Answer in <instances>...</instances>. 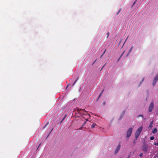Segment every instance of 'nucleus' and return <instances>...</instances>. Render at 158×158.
I'll return each instance as SVG.
<instances>
[{"label": "nucleus", "mask_w": 158, "mask_h": 158, "mask_svg": "<svg viewBox=\"0 0 158 158\" xmlns=\"http://www.w3.org/2000/svg\"><path fill=\"white\" fill-rule=\"evenodd\" d=\"M103 55H102H102H101V56H100V58H101L102 57V56H103Z\"/></svg>", "instance_id": "obj_28"}, {"label": "nucleus", "mask_w": 158, "mask_h": 158, "mask_svg": "<svg viewBox=\"0 0 158 158\" xmlns=\"http://www.w3.org/2000/svg\"><path fill=\"white\" fill-rule=\"evenodd\" d=\"M142 150L143 151L146 152L148 150V146L147 144H144L142 147Z\"/></svg>", "instance_id": "obj_5"}, {"label": "nucleus", "mask_w": 158, "mask_h": 158, "mask_svg": "<svg viewBox=\"0 0 158 158\" xmlns=\"http://www.w3.org/2000/svg\"><path fill=\"white\" fill-rule=\"evenodd\" d=\"M78 80V78H77L76 80L75 81H74V83H73V85H75V83L77 82V81Z\"/></svg>", "instance_id": "obj_14"}, {"label": "nucleus", "mask_w": 158, "mask_h": 158, "mask_svg": "<svg viewBox=\"0 0 158 158\" xmlns=\"http://www.w3.org/2000/svg\"><path fill=\"white\" fill-rule=\"evenodd\" d=\"M121 10H122V9L121 8H120L119 9V10H118V11L117 12V13L116 14V15H118L119 13L121 12Z\"/></svg>", "instance_id": "obj_10"}, {"label": "nucleus", "mask_w": 158, "mask_h": 158, "mask_svg": "<svg viewBox=\"0 0 158 158\" xmlns=\"http://www.w3.org/2000/svg\"><path fill=\"white\" fill-rule=\"evenodd\" d=\"M127 38H128V37H127V38L126 39V40H125V42H124V43L123 44H125V42H126V41H127Z\"/></svg>", "instance_id": "obj_22"}, {"label": "nucleus", "mask_w": 158, "mask_h": 158, "mask_svg": "<svg viewBox=\"0 0 158 158\" xmlns=\"http://www.w3.org/2000/svg\"><path fill=\"white\" fill-rule=\"evenodd\" d=\"M122 40H121L120 41V43H121V42Z\"/></svg>", "instance_id": "obj_29"}, {"label": "nucleus", "mask_w": 158, "mask_h": 158, "mask_svg": "<svg viewBox=\"0 0 158 158\" xmlns=\"http://www.w3.org/2000/svg\"><path fill=\"white\" fill-rule=\"evenodd\" d=\"M143 129L142 127L141 126L138 128L137 130L136 131L135 133V138L137 139L139 135H140L141 132L142 131Z\"/></svg>", "instance_id": "obj_2"}, {"label": "nucleus", "mask_w": 158, "mask_h": 158, "mask_svg": "<svg viewBox=\"0 0 158 158\" xmlns=\"http://www.w3.org/2000/svg\"><path fill=\"white\" fill-rule=\"evenodd\" d=\"M150 140H152L154 139V137L153 136H151L150 138Z\"/></svg>", "instance_id": "obj_15"}, {"label": "nucleus", "mask_w": 158, "mask_h": 158, "mask_svg": "<svg viewBox=\"0 0 158 158\" xmlns=\"http://www.w3.org/2000/svg\"><path fill=\"white\" fill-rule=\"evenodd\" d=\"M96 126V123H94L91 125V127L92 128H94Z\"/></svg>", "instance_id": "obj_11"}, {"label": "nucleus", "mask_w": 158, "mask_h": 158, "mask_svg": "<svg viewBox=\"0 0 158 158\" xmlns=\"http://www.w3.org/2000/svg\"><path fill=\"white\" fill-rule=\"evenodd\" d=\"M104 90H103L102 91V92L99 94L98 97V99L101 97V96L102 95V92H103Z\"/></svg>", "instance_id": "obj_13"}, {"label": "nucleus", "mask_w": 158, "mask_h": 158, "mask_svg": "<svg viewBox=\"0 0 158 158\" xmlns=\"http://www.w3.org/2000/svg\"><path fill=\"white\" fill-rule=\"evenodd\" d=\"M121 148V145H120L119 144L118 145L117 148H116L115 152H114V154H116L119 151L120 149Z\"/></svg>", "instance_id": "obj_7"}, {"label": "nucleus", "mask_w": 158, "mask_h": 158, "mask_svg": "<svg viewBox=\"0 0 158 158\" xmlns=\"http://www.w3.org/2000/svg\"><path fill=\"white\" fill-rule=\"evenodd\" d=\"M153 121H151L150 123L149 127L151 129L153 127Z\"/></svg>", "instance_id": "obj_8"}, {"label": "nucleus", "mask_w": 158, "mask_h": 158, "mask_svg": "<svg viewBox=\"0 0 158 158\" xmlns=\"http://www.w3.org/2000/svg\"><path fill=\"white\" fill-rule=\"evenodd\" d=\"M97 59H96L95 60V61H94V62H93V64H92V65H93V64H94L95 63V62H96V61H97Z\"/></svg>", "instance_id": "obj_20"}, {"label": "nucleus", "mask_w": 158, "mask_h": 158, "mask_svg": "<svg viewBox=\"0 0 158 158\" xmlns=\"http://www.w3.org/2000/svg\"><path fill=\"white\" fill-rule=\"evenodd\" d=\"M105 65H104L103 66V67H102V68L104 67V66H105Z\"/></svg>", "instance_id": "obj_30"}, {"label": "nucleus", "mask_w": 158, "mask_h": 158, "mask_svg": "<svg viewBox=\"0 0 158 158\" xmlns=\"http://www.w3.org/2000/svg\"><path fill=\"white\" fill-rule=\"evenodd\" d=\"M52 130H53V129H52V130H51V131H50V133H49V134H50V133L52 132Z\"/></svg>", "instance_id": "obj_27"}, {"label": "nucleus", "mask_w": 158, "mask_h": 158, "mask_svg": "<svg viewBox=\"0 0 158 158\" xmlns=\"http://www.w3.org/2000/svg\"><path fill=\"white\" fill-rule=\"evenodd\" d=\"M64 118H65V117H64L63 118L62 120V121L64 120Z\"/></svg>", "instance_id": "obj_26"}, {"label": "nucleus", "mask_w": 158, "mask_h": 158, "mask_svg": "<svg viewBox=\"0 0 158 158\" xmlns=\"http://www.w3.org/2000/svg\"><path fill=\"white\" fill-rule=\"evenodd\" d=\"M131 49H132V48H131V49H130V52L131 51Z\"/></svg>", "instance_id": "obj_32"}, {"label": "nucleus", "mask_w": 158, "mask_h": 158, "mask_svg": "<svg viewBox=\"0 0 158 158\" xmlns=\"http://www.w3.org/2000/svg\"><path fill=\"white\" fill-rule=\"evenodd\" d=\"M143 80H144V78H143L142 81H143Z\"/></svg>", "instance_id": "obj_33"}, {"label": "nucleus", "mask_w": 158, "mask_h": 158, "mask_svg": "<svg viewBox=\"0 0 158 158\" xmlns=\"http://www.w3.org/2000/svg\"><path fill=\"white\" fill-rule=\"evenodd\" d=\"M137 0H136L134 2V3L132 5V6H131V7H132L135 4V3L136 1H137Z\"/></svg>", "instance_id": "obj_16"}, {"label": "nucleus", "mask_w": 158, "mask_h": 158, "mask_svg": "<svg viewBox=\"0 0 158 158\" xmlns=\"http://www.w3.org/2000/svg\"><path fill=\"white\" fill-rule=\"evenodd\" d=\"M125 52V51H124L123 53H122V54L120 56L119 58H118V61L119 60H120V59L121 58V57L123 55V54H124V53Z\"/></svg>", "instance_id": "obj_12"}, {"label": "nucleus", "mask_w": 158, "mask_h": 158, "mask_svg": "<svg viewBox=\"0 0 158 158\" xmlns=\"http://www.w3.org/2000/svg\"><path fill=\"white\" fill-rule=\"evenodd\" d=\"M41 143L39 145V146L37 148V149L38 148L40 147V146L41 145Z\"/></svg>", "instance_id": "obj_25"}, {"label": "nucleus", "mask_w": 158, "mask_h": 158, "mask_svg": "<svg viewBox=\"0 0 158 158\" xmlns=\"http://www.w3.org/2000/svg\"><path fill=\"white\" fill-rule=\"evenodd\" d=\"M106 49L104 51V52L102 54V55H103V54L105 53V52H106Z\"/></svg>", "instance_id": "obj_21"}, {"label": "nucleus", "mask_w": 158, "mask_h": 158, "mask_svg": "<svg viewBox=\"0 0 158 158\" xmlns=\"http://www.w3.org/2000/svg\"><path fill=\"white\" fill-rule=\"evenodd\" d=\"M134 143H135V141H134Z\"/></svg>", "instance_id": "obj_34"}, {"label": "nucleus", "mask_w": 158, "mask_h": 158, "mask_svg": "<svg viewBox=\"0 0 158 158\" xmlns=\"http://www.w3.org/2000/svg\"><path fill=\"white\" fill-rule=\"evenodd\" d=\"M158 80V75H157L156 77H154L153 83V86H155L157 81Z\"/></svg>", "instance_id": "obj_6"}, {"label": "nucleus", "mask_w": 158, "mask_h": 158, "mask_svg": "<svg viewBox=\"0 0 158 158\" xmlns=\"http://www.w3.org/2000/svg\"><path fill=\"white\" fill-rule=\"evenodd\" d=\"M48 124V123H47L44 126V127H43V128L44 129L45 127H46L47 125Z\"/></svg>", "instance_id": "obj_18"}, {"label": "nucleus", "mask_w": 158, "mask_h": 158, "mask_svg": "<svg viewBox=\"0 0 158 158\" xmlns=\"http://www.w3.org/2000/svg\"><path fill=\"white\" fill-rule=\"evenodd\" d=\"M106 35H107V37L108 38V37L109 36V32H108L107 34H106Z\"/></svg>", "instance_id": "obj_19"}, {"label": "nucleus", "mask_w": 158, "mask_h": 158, "mask_svg": "<svg viewBox=\"0 0 158 158\" xmlns=\"http://www.w3.org/2000/svg\"><path fill=\"white\" fill-rule=\"evenodd\" d=\"M77 110L80 114L87 116L89 118L90 117L89 114L87 113L86 111L84 109H78Z\"/></svg>", "instance_id": "obj_1"}, {"label": "nucleus", "mask_w": 158, "mask_h": 158, "mask_svg": "<svg viewBox=\"0 0 158 158\" xmlns=\"http://www.w3.org/2000/svg\"><path fill=\"white\" fill-rule=\"evenodd\" d=\"M154 104L153 102H152L150 104L148 107V110L149 112H151L152 111L154 108Z\"/></svg>", "instance_id": "obj_4"}, {"label": "nucleus", "mask_w": 158, "mask_h": 158, "mask_svg": "<svg viewBox=\"0 0 158 158\" xmlns=\"http://www.w3.org/2000/svg\"><path fill=\"white\" fill-rule=\"evenodd\" d=\"M62 121L60 122V123H61Z\"/></svg>", "instance_id": "obj_35"}, {"label": "nucleus", "mask_w": 158, "mask_h": 158, "mask_svg": "<svg viewBox=\"0 0 158 158\" xmlns=\"http://www.w3.org/2000/svg\"><path fill=\"white\" fill-rule=\"evenodd\" d=\"M139 116H142V117H143V115H139Z\"/></svg>", "instance_id": "obj_24"}, {"label": "nucleus", "mask_w": 158, "mask_h": 158, "mask_svg": "<svg viewBox=\"0 0 158 158\" xmlns=\"http://www.w3.org/2000/svg\"><path fill=\"white\" fill-rule=\"evenodd\" d=\"M133 131V129L131 127H130L127 131V137L129 138L131 135V133Z\"/></svg>", "instance_id": "obj_3"}, {"label": "nucleus", "mask_w": 158, "mask_h": 158, "mask_svg": "<svg viewBox=\"0 0 158 158\" xmlns=\"http://www.w3.org/2000/svg\"><path fill=\"white\" fill-rule=\"evenodd\" d=\"M143 153H140L139 154V156H140V157H142L143 156Z\"/></svg>", "instance_id": "obj_17"}, {"label": "nucleus", "mask_w": 158, "mask_h": 158, "mask_svg": "<svg viewBox=\"0 0 158 158\" xmlns=\"http://www.w3.org/2000/svg\"><path fill=\"white\" fill-rule=\"evenodd\" d=\"M105 104H106V102H103V105H105Z\"/></svg>", "instance_id": "obj_23"}, {"label": "nucleus", "mask_w": 158, "mask_h": 158, "mask_svg": "<svg viewBox=\"0 0 158 158\" xmlns=\"http://www.w3.org/2000/svg\"><path fill=\"white\" fill-rule=\"evenodd\" d=\"M157 130L156 128H154L152 131V133L153 134H155L156 133Z\"/></svg>", "instance_id": "obj_9"}, {"label": "nucleus", "mask_w": 158, "mask_h": 158, "mask_svg": "<svg viewBox=\"0 0 158 158\" xmlns=\"http://www.w3.org/2000/svg\"><path fill=\"white\" fill-rule=\"evenodd\" d=\"M130 156H129L127 158H129Z\"/></svg>", "instance_id": "obj_31"}]
</instances>
